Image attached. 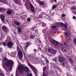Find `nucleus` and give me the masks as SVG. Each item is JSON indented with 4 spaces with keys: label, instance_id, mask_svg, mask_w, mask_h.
Masks as SVG:
<instances>
[{
    "label": "nucleus",
    "instance_id": "obj_1",
    "mask_svg": "<svg viewBox=\"0 0 76 76\" xmlns=\"http://www.w3.org/2000/svg\"><path fill=\"white\" fill-rule=\"evenodd\" d=\"M4 60L7 61V62H5L4 63L5 65L6 66L10 67L13 66V61L12 60L7 59L6 58V57H4Z\"/></svg>",
    "mask_w": 76,
    "mask_h": 76
},
{
    "label": "nucleus",
    "instance_id": "obj_2",
    "mask_svg": "<svg viewBox=\"0 0 76 76\" xmlns=\"http://www.w3.org/2000/svg\"><path fill=\"white\" fill-rule=\"evenodd\" d=\"M28 65L30 67L33 71L34 72V73L35 76H38V75L37 74V69H35V67L32 65H31L30 63H28Z\"/></svg>",
    "mask_w": 76,
    "mask_h": 76
},
{
    "label": "nucleus",
    "instance_id": "obj_3",
    "mask_svg": "<svg viewBox=\"0 0 76 76\" xmlns=\"http://www.w3.org/2000/svg\"><path fill=\"white\" fill-rule=\"evenodd\" d=\"M46 62L47 66H45L43 67V71H45L46 69L48 70L49 68V61H48V59H46Z\"/></svg>",
    "mask_w": 76,
    "mask_h": 76
},
{
    "label": "nucleus",
    "instance_id": "obj_4",
    "mask_svg": "<svg viewBox=\"0 0 76 76\" xmlns=\"http://www.w3.org/2000/svg\"><path fill=\"white\" fill-rule=\"evenodd\" d=\"M2 29L4 32L7 34L8 33V32H9V29H8L7 27L4 25L2 27Z\"/></svg>",
    "mask_w": 76,
    "mask_h": 76
},
{
    "label": "nucleus",
    "instance_id": "obj_5",
    "mask_svg": "<svg viewBox=\"0 0 76 76\" xmlns=\"http://www.w3.org/2000/svg\"><path fill=\"white\" fill-rule=\"evenodd\" d=\"M18 70H19V73L20 74H23V69L21 65H20L18 66Z\"/></svg>",
    "mask_w": 76,
    "mask_h": 76
},
{
    "label": "nucleus",
    "instance_id": "obj_6",
    "mask_svg": "<svg viewBox=\"0 0 76 76\" xmlns=\"http://www.w3.org/2000/svg\"><path fill=\"white\" fill-rule=\"evenodd\" d=\"M21 66H22V68L23 71H25V72L29 73V68L28 67L25 66V65H21Z\"/></svg>",
    "mask_w": 76,
    "mask_h": 76
},
{
    "label": "nucleus",
    "instance_id": "obj_7",
    "mask_svg": "<svg viewBox=\"0 0 76 76\" xmlns=\"http://www.w3.org/2000/svg\"><path fill=\"white\" fill-rule=\"evenodd\" d=\"M58 60L59 63H61V62H63L66 60V58H63L61 56L58 58Z\"/></svg>",
    "mask_w": 76,
    "mask_h": 76
},
{
    "label": "nucleus",
    "instance_id": "obj_8",
    "mask_svg": "<svg viewBox=\"0 0 76 76\" xmlns=\"http://www.w3.org/2000/svg\"><path fill=\"white\" fill-rule=\"evenodd\" d=\"M18 57L20 60H22V58H23V54L22 51H20L18 52Z\"/></svg>",
    "mask_w": 76,
    "mask_h": 76
},
{
    "label": "nucleus",
    "instance_id": "obj_9",
    "mask_svg": "<svg viewBox=\"0 0 76 76\" xmlns=\"http://www.w3.org/2000/svg\"><path fill=\"white\" fill-rule=\"evenodd\" d=\"M13 45V43L11 42H10L7 43V46L9 48H12V46Z\"/></svg>",
    "mask_w": 76,
    "mask_h": 76
},
{
    "label": "nucleus",
    "instance_id": "obj_10",
    "mask_svg": "<svg viewBox=\"0 0 76 76\" xmlns=\"http://www.w3.org/2000/svg\"><path fill=\"white\" fill-rule=\"evenodd\" d=\"M32 43L31 42H27L26 44V46L25 47V50H26V48H28L29 46H30V45H32Z\"/></svg>",
    "mask_w": 76,
    "mask_h": 76
},
{
    "label": "nucleus",
    "instance_id": "obj_11",
    "mask_svg": "<svg viewBox=\"0 0 76 76\" xmlns=\"http://www.w3.org/2000/svg\"><path fill=\"white\" fill-rule=\"evenodd\" d=\"M30 6L32 12H33V13L35 12V8L34 7V6H33V5H32V4H30Z\"/></svg>",
    "mask_w": 76,
    "mask_h": 76
},
{
    "label": "nucleus",
    "instance_id": "obj_12",
    "mask_svg": "<svg viewBox=\"0 0 76 76\" xmlns=\"http://www.w3.org/2000/svg\"><path fill=\"white\" fill-rule=\"evenodd\" d=\"M0 18L1 19L3 23H4V18L5 16L3 15H0Z\"/></svg>",
    "mask_w": 76,
    "mask_h": 76
},
{
    "label": "nucleus",
    "instance_id": "obj_13",
    "mask_svg": "<svg viewBox=\"0 0 76 76\" xmlns=\"http://www.w3.org/2000/svg\"><path fill=\"white\" fill-rule=\"evenodd\" d=\"M37 28V25L33 26L32 27L31 29L33 31H35V29H36Z\"/></svg>",
    "mask_w": 76,
    "mask_h": 76
},
{
    "label": "nucleus",
    "instance_id": "obj_14",
    "mask_svg": "<svg viewBox=\"0 0 76 76\" xmlns=\"http://www.w3.org/2000/svg\"><path fill=\"white\" fill-rule=\"evenodd\" d=\"M57 52V50H56L55 49H52V52H51V53H52L53 55L54 54H56V53Z\"/></svg>",
    "mask_w": 76,
    "mask_h": 76
},
{
    "label": "nucleus",
    "instance_id": "obj_15",
    "mask_svg": "<svg viewBox=\"0 0 76 76\" xmlns=\"http://www.w3.org/2000/svg\"><path fill=\"white\" fill-rule=\"evenodd\" d=\"M52 42H53L54 44H55V45H59V43L57 42V41L55 40H52Z\"/></svg>",
    "mask_w": 76,
    "mask_h": 76
},
{
    "label": "nucleus",
    "instance_id": "obj_16",
    "mask_svg": "<svg viewBox=\"0 0 76 76\" xmlns=\"http://www.w3.org/2000/svg\"><path fill=\"white\" fill-rule=\"evenodd\" d=\"M53 48H52L51 47L49 48L48 50V52L49 53H52V51L53 50Z\"/></svg>",
    "mask_w": 76,
    "mask_h": 76
},
{
    "label": "nucleus",
    "instance_id": "obj_17",
    "mask_svg": "<svg viewBox=\"0 0 76 76\" xmlns=\"http://www.w3.org/2000/svg\"><path fill=\"white\" fill-rule=\"evenodd\" d=\"M12 10H7V15H11V14H12Z\"/></svg>",
    "mask_w": 76,
    "mask_h": 76
},
{
    "label": "nucleus",
    "instance_id": "obj_18",
    "mask_svg": "<svg viewBox=\"0 0 76 76\" xmlns=\"http://www.w3.org/2000/svg\"><path fill=\"white\" fill-rule=\"evenodd\" d=\"M18 31V33H20L22 32V28L20 27H18L17 28Z\"/></svg>",
    "mask_w": 76,
    "mask_h": 76
},
{
    "label": "nucleus",
    "instance_id": "obj_19",
    "mask_svg": "<svg viewBox=\"0 0 76 76\" xmlns=\"http://www.w3.org/2000/svg\"><path fill=\"white\" fill-rule=\"evenodd\" d=\"M30 38L31 39H34L35 38V37L34 35L31 34L29 36Z\"/></svg>",
    "mask_w": 76,
    "mask_h": 76
},
{
    "label": "nucleus",
    "instance_id": "obj_20",
    "mask_svg": "<svg viewBox=\"0 0 76 76\" xmlns=\"http://www.w3.org/2000/svg\"><path fill=\"white\" fill-rule=\"evenodd\" d=\"M69 60L71 64H73V59H72V58H69Z\"/></svg>",
    "mask_w": 76,
    "mask_h": 76
},
{
    "label": "nucleus",
    "instance_id": "obj_21",
    "mask_svg": "<svg viewBox=\"0 0 76 76\" xmlns=\"http://www.w3.org/2000/svg\"><path fill=\"white\" fill-rule=\"evenodd\" d=\"M39 4L40 6H44V3L42 1H40L39 3Z\"/></svg>",
    "mask_w": 76,
    "mask_h": 76
},
{
    "label": "nucleus",
    "instance_id": "obj_22",
    "mask_svg": "<svg viewBox=\"0 0 76 76\" xmlns=\"http://www.w3.org/2000/svg\"><path fill=\"white\" fill-rule=\"evenodd\" d=\"M10 40H11V39L10 38V37L9 36L7 37L6 41H10Z\"/></svg>",
    "mask_w": 76,
    "mask_h": 76
},
{
    "label": "nucleus",
    "instance_id": "obj_23",
    "mask_svg": "<svg viewBox=\"0 0 76 76\" xmlns=\"http://www.w3.org/2000/svg\"><path fill=\"white\" fill-rule=\"evenodd\" d=\"M15 3H20V0H15Z\"/></svg>",
    "mask_w": 76,
    "mask_h": 76
},
{
    "label": "nucleus",
    "instance_id": "obj_24",
    "mask_svg": "<svg viewBox=\"0 0 76 76\" xmlns=\"http://www.w3.org/2000/svg\"><path fill=\"white\" fill-rule=\"evenodd\" d=\"M26 76H32V74L31 73L28 74Z\"/></svg>",
    "mask_w": 76,
    "mask_h": 76
},
{
    "label": "nucleus",
    "instance_id": "obj_25",
    "mask_svg": "<svg viewBox=\"0 0 76 76\" xmlns=\"http://www.w3.org/2000/svg\"><path fill=\"white\" fill-rule=\"evenodd\" d=\"M15 23L16 25H17V26H19V23L17 22H15Z\"/></svg>",
    "mask_w": 76,
    "mask_h": 76
},
{
    "label": "nucleus",
    "instance_id": "obj_26",
    "mask_svg": "<svg viewBox=\"0 0 76 76\" xmlns=\"http://www.w3.org/2000/svg\"><path fill=\"white\" fill-rule=\"evenodd\" d=\"M2 44L4 45V47H6V43H5L4 42H3L2 43Z\"/></svg>",
    "mask_w": 76,
    "mask_h": 76
},
{
    "label": "nucleus",
    "instance_id": "obj_27",
    "mask_svg": "<svg viewBox=\"0 0 76 76\" xmlns=\"http://www.w3.org/2000/svg\"><path fill=\"white\" fill-rule=\"evenodd\" d=\"M57 7V6L56 5L53 6L52 7V9H55V8H56Z\"/></svg>",
    "mask_w": 76,
    "mask_h": 76
},
{
    "label": "nucleus",
    "instance_id": "obj_28",
    "mask_svg": "<svg viewBox=\"0 0 76 76\" xmlns=\"http://www.w3.org/2000/svg\"><path fill=\"white\" fill-rule=\"evenodd\" d=\"M5 9L4 8H0V12H1V11H3V10H4Z\"/></svg>",
    "mask_w": 76,
    "mask_h": 76
},
{
    "label": "nucleus",
    "instance_id": "obj_29",
    "mask_svg": "<svg viewBox=\"0 0 76 76\" xmlns=\"http://www.w3.org/2000/svg\"><path fill=\"white\" fill-rule=\"evenodd\" d=\"M51 27L52 28H54V29H56L57 27H56V26H51Z\"/></svg>",
    "mask_w": 76,
    "mask_h": 76
},
{
    "label": "nucleus",
    "instance_id": "obj_30",
    "mask_svg": "<svg viewBox=\"0 0 76 76\" xmlns=\"http://www.w3.org/2000/svg\"><path fill=\"white\" fill-rule=\"evenodd\" d=\"M53 1H51V2H52V3H54V1H55V3H56L57 2V0H52Z\"/></svg>",
    "mask_w": 76,
    "mask_h": 76
},
{
    "label": "nucleus",
    "instance_id": "obj_31",
    "mask_svg": "<svg viewBox=\"0 0 76 76\" xmlns=\"http://www.w3.org/2000/svg\"><path fill=\"white\" fill-rule=\"evenodd\" d=\"M42 26H43V27H45V26H46V24L45 23H43L42 24Z\"/></svg>",
    "mask_w": 76,
    "mask_h": 76
},
{
    "label": "nucleus",
    "instance_id": "obj_32",
    "mask_svg": "<svg viewBox=\"0 0 76 76\" xmlns=\"http://www.w3.org/2000/svg\"><path fill=\"white\" fill-rule=\"evenodd\" d=\"M3 51V48H0V52L1 53Z\"/></svg>",
    "mask_w": 76,
    "mask_h": 76
},
{
    "label": "nucleus",
    "instance_id": "obj_33",
    "mask_svg": "<svg viewBox=\"0 0 76 76\" xmlns=\"http://www.w3.org/2000/svg\"><path fill=\"white\" fill-rule=\"evenodd\" d=\"M36 2H37V3H39H39H40V2L41 1L39 0H36Z\"/></svg>",
    "mask_w": 76,
    "mask_h": 76
},
{
    "label": "nucleus",
    "instance_id": "obj_34",
    "mask_svg": "<svg viewBox=\"0 0 76 76\" xmlns=\"http://www.w3.org/2000/svg\"><path fill=\"white\" fill-rule=\"evenodd\" d=\"M53 61H55L56 60V59L55 58H53L52 59Z\"/></svg>",
    "mask_w": 76,
    "mask_h": 76
},
{
    "label": "nucleus",
    "instance_id": "obj_35",
    "mask_svg": "<svg viewBox=\"0 0 76 76\" xmlns=\"http://www.w3.org/2000/svg\"><path fill=\"white\" fill-rule=\"evenodd\" d=\"M27 20H28V21H31V18H28L27 19Z\"/></svg>",
    "mask_w": 76,
    "mask_h": 76
},
{
    "label": "nucleus",
    "instance_id": "obj_36",
    "mask_svg": "<svg viewBox=\"0 0 76 76\" xmlns=\"http://www.w3.org/2000/svg\"><path fill=\"white\" fill-rule=\"evenodd\" d=\"M72 10H75L76 9V7H72Z\"/></svg>",
    "mask_w": 76,
    "mask_h": 76
},
{
    "label": "nucleus",
    "instance_id": "obj_37",
    "mask_svg": "<svg viewBox=\"0 0 76 76\" xmlns=\"http://www.w3.org/2000/svg\"><path fill=\"white\" fill-rule=\"evenodd\" d=\"M74 42L75 44H76V39H75L74 40Z\"/></svg>",
    "mask_w": 76,
    "mask_h": 76
},
{
    "label": "nucleus",
    "instance_id": "obj_38",
    "mask_svg": "<svg viewBox=\"0 0 76 76\" xmlns=\"http://www.w3.org/2000/svg\"><path fill=\"white\" fill-rule=\"evenodd\" d=\"M64 34L65 35H68V33L67 32L64 33Z\"/></svg>",
    "mask_w": 76,
    "mask_h": 76
},
{
    "label": "nucleus",
    "instance_id": "obj_39",
    "mask_svg": "<svg viewBox=\"0 0 76 76\" xmlns=\"http://www.w3.org/2000/svg\"><path fill=\"white\" fill-rule=\"evenodd\" d=\"M64 27H65V28H67V26L66 25L64 24Z\"/></svg>",
    "mask_w": 76,
    "mask_h": 76
},
{
    "label": "nucleus",
    "instance_id": "obj_40",
    "mask_svg": "<svg viewBox=\"0 0 76 76\" xmlns=\"http://www.w3.org/2000/svg\"><path fill=\"white\" fill-rule=\"evenodd\" d=\"M64 24H63V23H61V26H64Z\"/></svg>",
    "mask_w": 76,
    "mask_h": 76
},
{
    "label": "nucleus",
    "instance_id": "obj_41",
    "mask_svg": "<svg viewBox=\"0 0 76 76\" xmlns=\"http://www.w3.org/2000/svg\"><path fill=\"white\" fill-rule=\"evenodd\" d=\"M62 66H65V63H63L62 64Z\"/></svg>",
    "mask_w": 76,
    "mask_h": 76
},
{
    "label": "nucleus",
    "instance_id": "obj_42",
    "mask_svg": "<svg viewBox=\"0 0 76 76\" xmlns=\"http://www.w3.org/2000/svg\"><path fill=\"white\" fill-rule=\"evenodd\" d=\"M34 31H35V32H37L38 31V29H36Z\"/></svg>",
    "mask_w": 76,
    "mask_h": 76
},
{
    "label": "nucleus",
    "instance_id": "obj_43",
    "mask_svg": "<svg viewBox=\"0 0 76 76\" xmlns=\"http://www.w3.org/2000/svg\"><path fill=\"white\" fill-rule=\"evenodd\" d=\"M0 76H4V75L2 74H0Z\"/></svg>",
    "mask_w": 76,
    "mask_h": 76
},
{
    "label": "nucleus",
    "instance_id": "obj_44",
    "mask_svg": "<svg viewBox=\"0 0 76 76\" xmlns=\"http://www.w3.org/2000/svg\"><path fill=\"white\" fill-rule=\"evenodd\" d=\"M37 50H36V49H34V52H37Z\"/></svg>",
    "mask_w": 76,
    "mask_h": 76
},
{
    "label": "nucleus",
    "instance_id": "obj_45",
    "mask_svg": "<svg viewBox=\"0 0 76 76\" xmlns=\"http://www.w3.org/2000/svg\"><path fill=\"white\" fill-rule=\"evenodd\" d=\"M65 16V14H63L62 15V17L64 18V17Z\"/></svg>",
    "mask_w": 76,
    "mask_h": 76
},
{
    "label": "nucleus",
    "instance_id": "obj_46",
    "mask_svg": "<svg viewBox=\"0 0 76 76\" xmlns=\"http://www.w3.org/2000/svg\"><path fill=\"white\" fill-rule=\"evenodd\" d=\"M47 75H45V74H43L42 76H46Z\"/></svg>",
    "mask_w": 76,
    "mask_h": 76
},
{
    "label": "nucleus",
    "instance_id": "obj_47",
    "mask_svg": "<svg viewBox=\"0 0 76 76\" xmlns=\"http://www.w3.org/2000/svg\"><path fill=\"white\" fill-rule=\"evenodd\" d=\"M29 72H26L24 73V75H26L27 74H28Z\"/></svg>",
    "mask_w": 76,
    "mask_h": 76
},
{
    "label": "nucleus",
    "instance_id": "obj_48",
    "mask_svg": "<svg viewBox=\"0 0 76 76\" xmlns=\"http://www.w3.org/2000/svg\"><path fill=\"white\" fill-rule=\"evenodd\" d=\"M73 18L74 19H76V17H75V16H73Z\"/></svg>",
    "mask_w": 76,
    "mask_h": 76
},
{
    "label": "nucleus",
    "instance_id": "obj_49",
    "mask_svg": "<svg viewBox=\"0 0 76 76\" xmlns=\"http://www.w3.org/2000/svg\"><path fill=\"white\" fill-rule=\"evenodd\" d=\"M39 43H41L42 42H41V40H39Z\"/></svg>",
    "mask_w": 76,
    "mask_h": 76
},
{
    "label": "nucleus",
    "instance_id": "obj_50",
    "mask_svg": "<svg viewBox=\"0 0 76 76\" xmlns=\"http://www.w3.org/2000/svg\"><path fill=\"white\" fill-rule=\"evenodd\" d=\"M42 64L43 65H45V64L44 63V62H42Z\"/></svg>",
    "mask_w": 76,
    "mask_h": 76
},
{
    "label": "nucleus",
    "instance_id": "obj_51",
    "mask_svg": "<svg viewBox=\"0 0 76 76\" xmlns=\"http://www.w3.org/2000/svg\"><path fill=\"white\" fill-rule=\"evenodd\" d=\"M44 30H42V32L43 33H45V32H44Z\"/></svg>",
    "mask_w": 76,
    "mask_h": 76
},
{
    "label": "nucleus",
    "instance_id": "obj_52",
    "mask_svg": "<svg viewBox=\"0 0 76 76\" xmlns=\"http://www.w3.org/2000/svg\"><path fill=\"white\" fill-rule=\"evenodd\" d=\"M63 45V43H61V46H62V45Z\"/></svg>",
    "mask_w": 76,
    "mask_h": 76
},
{
    "label": "nucleus",
    "instance_id": "obj_53",
    "mask_svg": "<svg viewBox=\"0 0 76 76\" xmlns=\"http://www.w3.org/2000/svg\"><path fill=\"white\" fill-rule=\"evenodd\" d=\"M64 52H66V50H64Z\"/></svg>",
    "mask_w": 76,
    "mask_h": 76
},
{
    "label": "nucleus",
    "instance_id": "obj_54",
    "mask_svg": "<svg viewBox=\"0 0 76 76\" xmlns=\"http://www.w3.org/2000/svg\"><path fill=\"white\" fill-rule=\"evenodd\" d=\"M23 3H25V0H23Z\"/></svg>",
    "mask_w": 76,
    "mask_h": 76
},
{
    "label": "nucleus",
    "instance_id": "obj_55",
    "mask_svg": "<svg viewBox=\"0 0 76 76\" xmlns=\"http://www.w3.org/2000/svg\"><path fill=\"white\" fill-rule=\"evenodd\" d=\"M64 44H65V45H66V43H64Z\"/></svg>",
    "mask_w": 76,
    "mask_h": 76
},
{
    "label": "nucleus",
    "instance_id": "obj_56",
    "mask_svg": "<svg viewBox=\"0 0 76 76\" xmlns=\"http://www.w3.org/2000/svg\"><path fill=\"white\" fill-rule=\"evenodd\" d=\"M39 58H36V59H39Z\"/></svg>",
    "mask_w": 76,
    "mask_h": 76
},
{
    "label": "nucleus",
    "instance_id": "obj_57",
    "mask_svg": "<svg viewBox=\"0 0 76 76\" xmlns=\"http://www.w3.org/2000/svg\"><path fill=\"white\" fill-rule=\"evenodd\" d=\"M65 63H66V64H67V62H65Z\"/></svg>",
    "mask_w": 76,
    "mask_h": 76
},
{
    "label": "nucleus",
    "instance_id": "obj_58",
    "mask_svg": "<svg viewBox=\"0 0 76 76\" xmlns=\"http://www.w3.org/2000/svg\"><path fill=\"white\" fill-rule=\"evenodd\" d=\"M1 0H0V2H1Z\"/></svg>",
    "mask_w": 76,
    "mask_h": 76
},
{
    "label": "nucleus",
    "instance_id": "obj_59",
    "mask_svg": "<svg viewBox=\"0 0 76 76\" xmlns=\"http://www.w3.org/2000/svg\"><path fill=\"white\" fill-rule=\"evenodd\" d=\"M22 16H21V18H22Z\"/></svg>",
    "mask_w": 76,
    "mask_h": 76
},
{
    "label": "nucleus",
    "instance_id": "obj_60",
    "mask_svg": "<svg viewBox=\"0 0 76 76\" xmlns=\"http://www.w3.org/2000/svg\"><path fill=\"white\" fill-rule=\"evenodd\" d=\"M7 2H6V3H7Z\"/></svg>",
    "mask_w": 76,
    "mask_h": 76
},
{
    "label": "nucleus",
    "instance_id": "obj_61",
    "mask_svg": "<svg viewBox=\"0 0 76 76\" xmlns=\"http://www.w3.org/2000/svg\"><path fill=\"white\" fill-rule=\"evenodd\" d=\"M64 29H62V30H64Z\"/></svg>",
    "mask_w": 76,
    "mask_h": 76
},
{
    "label": "nucleus",
    "instance_id": "obj_62",
    "mask_svg": "<svg viewBox=\"0 0 76 76\" xmlns=\"http://www.w3.org/2000/svg\"><path fill=\"white\" fill-rule=\"evenodd\" d=\"M74 13H75V12H74Z\"/></svg>",
    "mask_w": 76,
    "mask_h": 76
},
{
    "label": "nucleus",
    "instance_id": "obj_63",
    "mask_svg": "<svg viewBox=\"0 0 76 76\" xmlns=\"http://www.w3.org/2000/svg\"><path fill=\"white\" fill-rule=\"evenodd\" d=\"M62 48H63V47H62Z\"/></svg>",
    "mask_w": 76,
    "mask_h": 76
}]
</instances>
